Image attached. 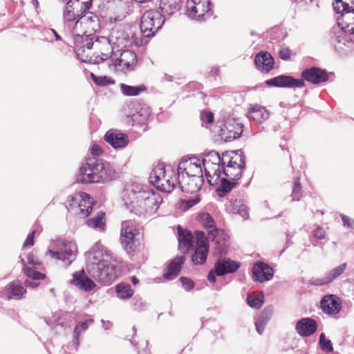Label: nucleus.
<instances>
[{
	"label": "nucleus",
	"mask_w": 354,
	"mask_h": 354,
	"mask_svg": "<svg viewBox=\"0 0 354 354\" xmlns=\"http://www.w3.org/2000/svg\"><path fill=\"white\" fill-rule=\"evenodd\" d=\"M123 201L127 208L138 216H151L162 203L160 195L149 186L133 183L123 192Z\"/></svg>",
	"instance_id": "obj_1"
},
{
	"label": "nucleus",
	"mask_w": 354,
	"mask_h": 354,
	"mask_svg": "<svg viewBox=\"0 0 354 354\" xmlns=\"http://www.w3.org/2000/svg\"><path fill=\"white\" fill-rule=\"evenodd\" d=\"M128 25L120 24L112 27V65H114L116 71L123 72L131 71L135 68L137 63L136 55L129 50H121L120 57L114 52L115 47L122 48L126 46L129 40ZM120 51V50H117Z\"/></svg>",
	"instance_id": "obj_2"
},
{
	"label": "nucleus",
	"mask_w": 354,
	"mask_h": 354,
	"mask_svg": "<svg viewBox=\"0 0 354 354\" xmlns=\"http://www.w3.org/2000/svg\"><path fill=\"white\" fill-rule=\"evenodd\" d=\"M111 46L109 37H102L93 41V38L83 37L81 43L75 46V53L78 59L86 63L99 64L106 62L111 66Z\"/></svg>",
	"instance_id": "obj_3"
},
{
	"label": "nucleus",
	"mask_w": 354,
	"mask_h": 354,
	"mask_svg": "<svg viewBox=\"0 0 354 354\" xmlns=\"http://www.w3.org/2000/svg\"><path fill=\"white\" fill-rule=\"evenodd\" d=\"M302 79H295L289 75H279L266 81L269 86L302 88L304 86V80L314 84L325 82L328 80V75L325 69L318 67L306 68L301 73Z\"/></svg>",
	"instance_id": "obj_4"
},
{
	"label": "nucleus",
	"mask_w": 354,
	"mask_h": 354,
	"mask_svg": "<svg viewBox=\"0 0 354 354\" xmlns=\"http://www.w3.org/2000/svg\"><path fill=\"white\" fill-rule=\"evenodd\" d=\"M165 19L158 10H150L146 11L141 17L140 25V37L132 36L134 43L137 46L146 44L149 38L162 27Z\"/></svg>",
	"instance_id": "obj_5"
},
{
	"label": "nucleus",
	"mask_w": 354,
	"mask_h": 354,
	"mask_svg": "<svg viewBox=\"0 0 354 354\" xmlns=\"http://www.w3.org/2000/svg\"><path fill=\"white\" fill-rule=\"evenodd\" d=\"M77 253V246L75 241L57 239L52 241L46 256L53 260L62 261L68 267L75 260Z\"/></svg>",
	"instance_id": "obj_6"
},
{
	"label": "nucleus",
	"mask_w": 354,
	"mask_h": 354,
	"mask_svg": "<svg viewBox=\"0 0 354 354\" xmlns=\"http://www.w3.org/2000/svg\"><path fill=\"white\" fill-rule=\"evenodd\" d=\"M86 257L93 277L104 285H109L111 275L109 255H106L105 259L101 250H93L87 252Z\"/></svg>",
	"instance_id": "obj_7"
},
{
	"label": "nucleus",
	"mask_w": 354,
	"mask_h": 354,
	"mask_svg": "<svg viewBox=\"0 0 354 354\" xmlns=\"http://www.w3.org/2000/svg\"><path fill=\"white\" fill-rule=\"evenodd\" d=\"M149 182L157 189L169 193L178 185V176L171 166H156L149 175Z\"/></svg>",
	"instance_id": "obj_8"
},
{
	"label": "nucleus",
	"mask_w": 354,
	"mask_h": 354,
	"mask_svg": "<svg viewBox=\"0 0 354 354\" xmlns=\"http://www.w3.org/2000/svg\"><path fill=\"white\" fill-rule=\"evenodd\" d=\"M104 167L103 163L95 157L88 158L82 164L77 177V182L93 183L100 181L104 178Z\"/></svg>",
	"instance_id": "obj_9"
},
{
	"label": "nucleus",
	"mask_w": 354,
	"mask_h": 354,
	"mask_svg": "<svg viewBox=\"0 0 354 354\" xmlns=\"http://www.w3.org/2000/svg\"><path fill=\"white\" fill-rule=\"evenodd\" d=\"M99 18L92 12L84 13L69 29L75 35L83 37L93 38L94 32L100 29Z\"/></svg>",
	"instance_id": "obj_10"
},
{
	"label": "nucleus",
	"mask_w": 354,
	"mask_h": 354,
	"mask_svg": "<svg viewBox=\"0 0 354 354\" xmlns=\"http://www.w3.org/2000/svg\"><path fill=\"white\" fill-rule=\"evenodd\" d=\"M94 201L89 194L77 192L68 197V210L82 217H86L93 209Z\"/></svg>",
	"instance_id": "obj_11"
},
{
	"label": "nucleus",
	"mask_w": 354,
	"mask_h": 354,
	"mask_svg": "<svg viewBox=\"0 0 354 354\" xmlns=\"http://www.w3.org/2000/svg\"><path fill=\"white\" fill-rule=\"evenodd\" d=\"M123 122L129 126L145 124L148 120L149 113L146 108L140 107L136 102H129L123 106Z\"/></svg>",
	"instance_id": "obj_12"
},
{
	"label": "nucleus",
	"mask_w": 354,
	"mask_h": 354,
	"mask_svg": "<svg viewBox=\"0 0 354 354\" xmlns=\"http://www.w3.org/2000/svg\"><path fill=\"white\" fill-rule=\"evenodd\" d=\"M186 15L196 21H205L213 15L212 5L209 0H187Z\"/></svg>",
	"instance_id": "obj_13"
},
{
	"label": "nucleus",
	"mask_w": 354,
	"mask_h": 354,
	"mask_svg": "<svg viewBox=\"0 0 354 354\" xmlns=\"http://www.w3.org/2000/svg\"><path fill=\"white\" fill-rule=\"evenodd\" d=\"M333 8L336 12H342L337 23L339 26H342V30L344 32L351 30L354 33V8L350 7L345 0H335Z\"/></svg>",
	"instance_id": "obj_14"
},
{
	"label": "nucleus",
	"mask_w": 354,
	"mask_h": 354,
	"mask_svg": "<svg viewBox=\"0 0 354 354\" xmlns=\"http://www.w3.org/2000/svg\"><path fill=\"white\" fill-rule=\"evenodd\" d=\"M245 167V162L241 156H235L226 159V163L222 166V172L229 180H236L241 177Z\"/></svg>",
	"instance_id": "obj_15"
},
{
	"label": "nucleus",
	"mask_w": 354,
	"mask_h": 354,
	"mask_svg": "<svg viewBox=\"0 0 354 354\" xmlns=\"http://www.w3.org/2000/svg\"><path fill=\"white\" fill-rule=\"evenodd\" d=\"M137 233L138 230L136 228L132 221H126L122 222L120 233V243L123 249L127 253L134 252L136 248L135 236Z\"/></svg>",
	"instance_id": "obj_16"
},
{
	"label": "nucleus",
	"mask_w": 354,
	"mask_h": 354,
	"mask_svg": "<svg viewBox=\"0 0 354 354\" xmlns=\"http://www.w3.org/2000/svg\"><path fill=\"white\" fill-rule=\"evenodd\" d=\"M196 245L194 252L192 255V261L194 265H202L205 263L209 252L207 238L202 231H196Z\"/></svg>",
	"instance_id": "obj_17"
},
{
	"label": "nucleus",
	"mask_w": 354,
	"mask_h": 354,
	"mask_svg": "<svg viewBox=\"0 0 354 354\" xmlns=\"http://www.w3.org/2000/svg\"><path fill=\"white\" fill-rule=\"evenodd\" d=\"M199 175H203L201 160L195 156L187 159L182 158L177 169L178 177Z\"/></svg>",
	"instance_id": "obj_18"
},
{
	"label": "nucleus",
	"mask_w": 354,
	"mask_h": 354,
	"mask_svg": "<svg viewBox=\"0 0 354 354\" xmlns=\"http://www.w3.org/2000/svg\"><path fill=\"white\" fill-rule=\"evenodd\" d=\"M86 11L83 10L75 0H69L66 3L63 13L65 25L70 29L75 22Z\"/></svg>",
	"instance_id": "obj_19"
},
{
	"label": "nucleus",
	"mask_w": 354,
	"mask_h": 354,
	"mask_svg": "<svg viewBox=\"0 0 354 354\" xmlns=\"http://www.w3.org/2000/svg\"><path fill=\"white\" fill-rule=\"evenodd\" d=\"M204 183L203 176L178 177V185L183 192L194 193L201 189Z\"/></svg>",
	"instance_id": "obj_20"
},
{
	"label": "nucleus",
	"mask_w": 354,
	"mask_h": 354,
	"mask_svg": "<svg viewBox=\"0 0 354 354\" xmlns=\"http://www.w3.org/2000/svg\"><path fill=\"white\" fill-rule=\"evenodd\" d=\"M243 132V125L234 120H228L221 129L220 136L225 142L239 138Z\"/></svg>",
	"instance_id": "obj_21"
},
{
	"label": "nucleus",
	"mask_w": 354,
	"mask_h": 354,
	"mask_svg": "<svg viewBox=\"0 0 354 354\" xmlns=\"http://www.w3.org/2000/svg\"><path fill=\"white\" fill-rule=\"evenodd\" d=\"M132 0H112V19L122 21L129 14Z\"/></svg>",
	"instance_id": "obj_22"
},
{
	"label": "nucleus",
	"mask_w": 354,
	"mask_h": 354,
	"mask_svg": "<svg viewBox=\"0 0 354 354\" xmlns=\"http://www.w3.org/2000/svg\"><path fill=\"white\" fill-rule=\"evenodd\" d=\"M26 292V290L21 283L19 281H14L0 292V297L8 300L20 299Z\"/></svg>",
	"instance_id": "obj_23"
},
{
	"label": "nucleus",
	"mask_w": 354,
	"mask_h": 354,
	"mask_svg": "<svg viewBox=\"0 0 354 354\" xmlns=\"http://www.w3.org/2000/svg\"><path fill=\"white\" fill-rule=\"evenodd\" d=\"M346 267L347 264L346 263L339 265L338 266L325 273L324 277L313 278L310 279V283L314 286H323L328 284L342 274Z\"/></svg>",
	"instance_id": "obj_24"
},
{
	"label": "nucleus",
	"mask_w": 354,
	"mask_h": 354,
	"mask_svg": "<svg viewBox=\"0 0 354 354\" xmlns=\"http://www.w3.org/2000/svg\"><path fill=\"white\" fill-rule=\"evenodd\" d=\"M274 274L273 269L267 263L257 262L252 268V278L255 281L264 282L270 280Z\"/></svg>",
	"instance_id": "obj_25"
},
{
	"label": "nucleus",
	"mask_w": 354,
	"mask_h": 354,
	"mask_svg": "<svg viewBox=\"0 0 354 354\" xmlns=\"http://www.w3.org/2000/svg\"><path fill=\"white\" fill-rule=\"evenodd\" d=\"M158 2L157 10L165 19L178 12L182 7V0H158Z\"/></svg>",
	"instance_id": "obj_26"
},
{
	"label": "nucleus",
	"mask_w": 354,
	"mask_h": 354,
	"mask_svg": "<svg viewBox=\"0 0 354 354\" xmlns=\"http://www.w3.org/2000/svg\"><path fill=\"white\" fill-rule=\"evenodd\" d=\"M178 248L183 253H187L194 244L196 245V232L194 236L189 230L178 226Z\"/></svg>",
	"instance_id": "obj_27"
},
{
	"label": "nucleus",
	"mask_w": 354,
	"mask_h": 354,
	"mask_svg": "<svg viewBox=\"0 0 354 354\" xmlns=\"http://www.w3.org/2000/svg\"><path fill=\"white\" fill-rule=\"evenodd\" d=\"M320 306L325 314L335 315L341 310V302L336 295H328L322 299Z\"/></svg>",
	"instance_id": "obj_28"
},
{
	"label": "nucleus",
	"mask_w": 354,
	"mask_h": 354,
	"mask_svg": "<svg viewBox=\"0 0 354 354\" xmlns=\"http://www.w3.org/2000/svg\"><path fill=\"white\" fill-rule=\"evenodd\" d=\"M317 322L310 317L299 319L295 326V330L301 337L310 336L317 331Z\"/></svg>",
	"instance_id": "obj_29"
},
{
	"label": "nucleus",
	"mask_w": 354,
	"mask_h": 354,
	"mask_svg": "<svg viewBox=\"0 0 354 354\" xmlns=\"http://www.w3.org/2000/svg\"><path fill=\"white\" fill-rule=\"evenodd\" d=\"M240 267V263L230 259H218L214 268L217 276H223L228 273L236 272Z\"/></svg>",
	"instance_id": "obj_30"
},
{
	"label": "nucleus",
	"mask_w": 354,
	"mask_h": 354,
	"mask_svg": "<svg viewBox=\"0 0 354 354\" xmlns=\"http://www.w3.org/2000/svg\"><path fill=\"white\" fill-rule=\"evenodd\" d=\"M73 279L71 283L80 290L89 291L95 286L94 281L86 274L84 270L75 272L73 273Z\"/></svg>",
	"instance_id": "obj_31"
},
{
	"label": "nucleus",
	"mask_w": 354,
	"mask_h": 354,
	"mask_svg": "<svg viewBox=\"0 0 354 354\" xmlns=\"http://www.w3.org/2000/svg\"><path fill=\"white\" fill-rule=\"evenodd\" d=\"M212 241L214 243L215 252L219 254H225L227 250V241L229 237L223 230H216V234L212 235Z\"/></svg>",
	"instance_id": "obj_32"
},
{
	"label": "nucleus",
	"mask_w": 354,
	"mask_h": 354,
	"mask_svg": "<svg viewBox=\"0 0 354 354\" xmlns=\"http://www.w3.org/2000/svg\"><path fill=\"white\" fill-rule=\"evenodd\" d=\"M202 165L208 183L212 186L218 185L221 173H223L221 166L212 165L208 162L207 164H202Z\"/></svg>",
	"instance_id": "obj_33"
},
{
	"label": "nucleus",
	"mask_w": 354,
	"mask_h": 354,
	"mask_svg": "<svg viewBox=\"0 0 354 354\" xmlns=\"http://www.w3.org/2000/svg\"><path fill=\"white\" fill-rule=\"evenodd\" d=\"M254 64L261 71L269 72L273 68L274 59L269 53L261 51L255 56Z\"/></svg>",
	"instance_id": "obj_34"
},
{
	"label": "nucleus",
	"mask_w": 354,
	"mask_h": 354,
	"mask_svg": "<svg viewBox=\"0 0 354 354\" xmlns=\"http://www.w3.org/2000/svg\"><path fill=\"white\" fill-rule=\"evenodd\" d=\"M269 115V111L265 107L259 104H254L250 107L247 113V117L249 120H253L258 124L264 122L268 119Z\"/></svg>",
	"instance_id": "obj_35"
},
{
	"label": "nucleus",
	"mask_w": 354,
	"mask_h": 354,
	"mask_svg": "<svg viewBox=\"0 0 354 354\" xmlns=\"http://www.w3.org/2000/svg\"><path fill=\"white\" fill-rule=\"evenodd\" d=\"M185 261V257L183 255L176 257L173 259L167 268L164 273V278L167 280H172L176 278L179 274L181 266Z\"/></svg>",
	"instance_id": "obj_36"
},
{
	"label": "nucleus",
	"mask_w": 354,
	"mask_h": 354,
	"mask_svg": "<svg viewBox=\"0 0 354 354\" xmlns=\"http://www.w3.org/2000/svg\"><path fill=\"white\" fill-rule=\"evenodd\" d=\"M274 312V308L272 306L266 307L261 313L255 322V327L257 333L261 335L265 329L268 321L271 319Z\"/></svg>",
	"instance_id": "obj_37"
},
{
	"label": "nucleus",
	"mask_w": 354,
	"mask_h": 354,
	"mask_svg": "<svg viewBox=\"0 0 354 354\" xmlns=\"http://www.w3.org/2000/svg\"><path fill=\"white\" fill-rule=\"evenodd\" d=\"M199 221L204 228L206 229L208 238H211L212 235L216 234V230H222L215 225V221L209 213H202L199 215Z\"/></svg>",
	"instance_id": "obj_38"
},
{
	"label": "nucleus",
	"mask_w": 354,
	"mask_h": 354,
	"mask_svg": "<svg viewBox=\"0 0 354 354\" xmlns=\"http://www.w3.org/2000/svg\"><path fill=\"white\" fill-rule=\"evenodd\" d=\"M229 158V155L227 153H223L221 157L219 153L215 151H209L207 153L205 158L201 160L202 164L211 163L214 165H225L226 163V159Z\"/></svg>",
	"instance_id": "obj_39"
},
{
	"label": "nucleus",
	"mask_w": 354,
	"mask_h": 354,
	"mask_svg": "<svg viewBox=\"0 0 354 354\" xmlns=\"http://www.w3.org/2000/svg\"><path fill=\"white\" fill-rule=\"evenodd\" d=\"M129 142V136L118 129H112V148L123 149Z\"/></svg>",
	"instance_id": "obj_40"
},
{
	"label": "nucleus",
	"mask_w": 354,
	"mask_h": 354,
	"mask_svg": "<svg viewBox=\"0 0 354 354\" xmlns=\"http://www.w3.org/2000/svg\"><path fill=\"white\" fill-rule=\"evenodd\" d=\"M115 288L116 296L122 300H127L134 294V290L127 283L121 282L116 285Z\"/></svg>",
	"instance_id": "obj_41"
},
{
	"label": "nucleus",
	"mask_w": 354,
	"mask_h": 354,
	"mask_svg": "<svg viewBox=\"0 0 354 354\" xmlns=\"http://www.w3.org/2000/svg\"><path fill=\"white\" fill-rule=\"evenodd\" d=\"M86 224L89 227L103 230L105 228L106 219L105 214L103 212H99L93 218L86 221Z\"/></svg>",
	"instance_id": "obj_42"
},
{
	"label": "nucleus",
	"mask_w": 354,
	"mask_h": 354,
	"mask_svg": "<svg viewBox=\"0 0 354 354\" xmlns=\"http://www.w3.org/2000/svg\"><path fill=\"white\" fill-rule=\"evenodd\" d=\"M120 86L121 92L126 96H136L146 90V87L144 85L133 86L122 83L120 84Z\"/></svg>",
	"instance_id": "obj_43"
},
{
	"label": "nucleus",
	"mask_w": 354,
	"mask_h": 354,
	"mask_svg": "<svg viewBox=\"0 0 354 354\" xmlns=\"http://www.w3.org/2000/svg\"><path fill=\"white\" fill-rule=\"evenodd\" d=\"M234 180H227L225 178H220L219 186L217 187L216 191L218 195L221 197L224 196L227 193L230 192L232 189L235 187L236 183Z\"/></svg>",
	"instance_id": "obj_44"
},
{
	"label": "nucleus",
	"mask_w": 354,
	"mask_h": 354,
	"mask_svg": "<svg viewBox=\"0 0 354 354\" xmlns=\"http://www.w3.org/2000/svg\"><path fill=\"white\" fill-rule=\"evenodd\" d=\"M234 213L239 214L244 219L249 217V209L248 206L240 200H235L232 203Z\"/></svg>",
	"instance_id": "obj_45"
},
{
	"label": "nucleus",
	"mask_w": 354,
	"mask_h": 354,
	"mask_svg": "<svg viewBox=\"0 0 354 354\" xmlns=\"http://www.w3.org/2000/svg\"><path fill=\"white\" fill-rule=\"evenodd\" d=\"M248 304L253 308L259 309L263 304V294H251L247 297Z\"/></svg>",
	"instance_id": "obj_46"
},
{
	"label": "nucleus",
	"mask_w": 354,
	"mask_h": 354,
	"mask_svg": "<svg viewBox=\"0 0 354 354\" xmlns=\"http://www.w3.org/2000/svg\"><path fill=\"white\" fill-rule=\"evenodd\" d=\"M199 201H200V198L198 196H195L192 198L181 200L180 201L179 207L181 209L187 210L189 208H190V207H193L194 205H196L197 203H198Z\"/></svg>",
	"instance_id": "obj_47"
},
{
	"label": "nucleus",
	"mask_w": 354,
	"mask_h": 354,
	"mask_svg": "<svg viewBox=\"0 0 354 354\" xmlns=\"http://www.w3.org/2000/svg\"><path fill=\"white\" fill-rule=\"evenodd\" d=\"M319 345L321 349L326 353H330L333 350L330 340L326 339L325 334L323 333L319 336Z\"/></svg>",
	"instance_id": "obj_48"
},
{
	"label": "nucleus",
	"mask_w": 354,
	"mask_h": 354,
	"mask_svg": "<svg viewBox=\"0 0 354 354\" xmlns=\"http://www.w3.org/2000/svg\"><path fill=\"white\" fill-rule=\"evenodd\" d=\"M24 273L28 277V279L40 280L45 278V274L30 268H25Z\"/></svg>",
	"instance_id": "obj_49"
},
{
	"label": "nucleus",
	"mask_w": 354,
	"mask_h": 354,
	"mask_svg": "<svg viewBox=\"0 0 354 354\" xmlns=\"http://www.w3.org/2000/svg\"><path fill=\"white\" fill-rule=\"evenodd\" d=\"M91 76L93 82L98 86H104L111 83V80L106 76H96L93 73H91Z\"/></svg>",
	"instance_id": "obj_50"
},
{
	"label": "nucleus",
	"mask_w": 354,
	"mask_h": 354,
	"mask_svg": "<svg viewBox=\"0 0 354 354\" xmlns=\"http://www.w3.org/2000/svg\"><path fill=\"white\" fill-rule=\"evenodd\" d=\"M301 190V184L299 181V178L295 179L294 182V186L292 188V201H299V196L297 194L299 193Z\"/></svg>",
	"instance_id": "obj_51"
},
{
	"label": "nucleus",
	"mask_w": 354,
	"mask_h": 354,
	"mask_svg": "<svg viewBox=\"0 0 354 354\" xmlns=\"http://www.w3.org/2000/svg\"><path fill=\"white\" fill-rule=\"evenodd\" d=\"M201 119L203 124H209L214 122V114L212 112H202Z\"/></svg>",
	"instance_id": "obj_52"
},
{
	"label": "nucleus",
	"mask_w": 354,
	"mask_h": 354,
	"mask_svg": "<svg viewBox=\"0 0 354 354\" xmlns=\"http://www.w3.org/2000/svg\"><path fill=\"white\" fill-rule=\"evenodd\" d=\"M179 280L182 283L184 289L187 291H189L194 286V283L187 277H181Z\"/></svg>",
	"instance_id": "obj_53"
},
{
	"label": "nucleus",
	"mask_w": 354,
	"mask_h": 354,
	"mask_svg": "<svg viewBox=\"0 0 354 354\" xmlns=\"http://www.w3.org/2000/svg\"><path fill=\"white\" fill-rule=\"evenodd\" d=\"M111 259H112V273L114 272V274L118 276L117 268L118 267L119 269L123 268L124 266V263L120 260H118L113 255H112Z\"/></svg>",
	"instance_id": "obj_54"
},
{
	"label": "nucleus",
	"mask_w": 354,
	"mask_h": 354,
	"mask_svg": "<svg viewBox=\"0 0 354 354\" xmlns=\"http://www.w3.org/2000/svg\"><path fill=\"white\" fill-rule=\"evenodd\" d=\"M88 327V322L87 321H85L84 322H81L75 326L73 333L77 334L80 333V335L82 333L84 332Z\"/></svg>",
	"instance_id": "obj_55"
},
{
	"label": "nucleus",
	"mask_w": 354,
	"mask_h": 354,
	"mask_svg": "<svg viewBox=\"0 0 354 354\" xmlns=\"http://www.w3.org/2000/svg\"><path fill=\"white\" fill-rule=\"evenodd\" d=\"M341 218H342L343 225L344 227L349 228V229H353L354 227V220L353 219H351V218H349L348 216H347L344 214H341Z\"/></svg>",
	"instance_id": "obj_56"
},
{
	"label": "nucleus",
	"mask_w": 354,
	"mask_h": 354,
	"mask_svg": "<svg viewBox=\"0 0 354 354\" xmlns=\"http://www.w3.org/2000/svg\"><path fill=\"white\" fill-rule=\"evenodd\" d=\"M313 235L315 238L322 240L324 239L326 236V232L323 230L322 227L318 226L316 227V229L313 231Z\"/></svg>",
	"instance_id": "obj_57"
},
{
	"label": "nucleus",
	"mask_w": 354,
	"mask_h": 354,
	"mask_svg": "<svg viewBox=\"0 0 354 354\" xmlns=\"http://www.w3.org/2000/svg\"><path fill=\"white\" fill-rule=\"evenodd\" d=\"M91 153L94 156H100V155L102 154L103 150L97 144H93L91 147Z\"/></svg>",
	"instance_id": "obj_58"
},
{
	"label": "nucleus",
	"mask_w": 354,
	"mask_h": 354,
	"mask_svg": "<svg viewBox=\"0 0 354 354\" xmlns=\"http://www.w3.org/2000/svg\"><path fill=\"white\" fill-rule=\"evenodd\" d=\"M35 232H36L35 230H33L31 233H30L28 235L26 239L25 240V241L24 243V245H23L24 247L33 245L34 236H35Z\"/></svg>",
	"instance_id": "obj_59"
},
{
	"label": "nucleus",
	"mask_w": 354,
	"mask_h": 354,
	"mask_svg": "<svg viewBox=\"0 0 354 354\" xmlns=\"http://www.w3.org/2000/svg\"><path fill=\"white\" fill-rule=\"evenodd\" d=\"M86 12L92 4V0H75Z\"/></svg>",
	"instance_id": "obj_60"
},
{
	"label": "nucleus",
	"mask_w": 354,
	"mask_h": 354,
	"mask_svg": "<svg viewBox=\"0 0 354 354\" xmlns=\"http://www.w3.org/2000/svg\"><path fill=\"white\" fill-rule=\"evenodd\" d=\"M279 56L283 60H288L290 57V53L288 49H281L279 51Z\"/></svg>",
	"instance_id": "obj_61"
},
{
	"label": "nucleus",
	"mask_w": 354,
	"mask_h": 354,
	"mask_svg": "<svg viewBox=\"0 0 354 354\" xmlns=\"http://www.w3.org/2000/svg\"><path fill=\"white\" fill-rule=\"evenodd\" d=\"M26 259L29 265L35 266L38 264L37 260L35 259V257L32 253H28L27 254Z\"/></svg>",
	"instance_id": "obj_62"
},
{
	"label": "nucleus",
	"mask_w": 354,
	"mask_h": 354,
	"mask_svg": "<svg viewBox=\"0 0 354 354\" xmlns=\"http://www.w3.org/2000/svg\"><path fill=\"white\" fill-rule=\"evenodd\" d=\"M216 273L215 272V268L212 269L208 274H207V279L209 282L214 283L216 281Z\"/></svg>",
	"instance_id": "obj_63"
},
{
	"label": "nucleus",
	"mask_w": 354,
	"mask_h": 354,
	"mask_svg": "<svg viewBox=\"0 0 354 354\" xmlns=\"http://www.w3.org/2000/svg\"><path fill=\"white\" fill-rule=\"evenodd\" d=\"M25 283L26 286H30L32 288H36L39 284L37 281H35V280L33 279H26Z\"/></svg>",
	"instance_id": "obj_64"
}]
</instances>
